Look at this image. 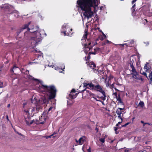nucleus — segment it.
<instances>
[{"label":"nucleus","instance_id":"61","mask_svg":"<svg viewBox=\"0 0 152 152\" xmlns=\"http://www.w3.org/2000/svg\"><path fill=\"white\" fill-rule=\"evenodd\" d=\"M72 28H71V29H70V30H71V31H72Z\"/></svg>","mask_w":152,"mask_h":152},{"label":"nucleus","instance_id":"6","mask_svg":"<svg viewBox=\"0 0 152 152\" xmlns=\"http://www.w3.org/2000/svg\"><path fill=\"white\" fill-rule=\"evenodd\" d=\"M90 86L92 87L91 89L94 90L96 91H99L102 93V94H104V91L102 89V86L99 84L94 85V84L90 85Z\"/></svg>","mask_w":152,"mask_h":152},{"label":"nucleus","instance_id":"52","mask_svg":"<svg viewBox=\"0 0 152 152\" xmlns=\"http://www.w3.org/2000/svg\"><path fill=\"white\" fill-rule=\"evenodd\" d=\"M26 104V103H23V106H25Z\"/></svg>","mask_w":152,"mask_h":152},{"label":"nucleus","instance_id":"62","mask_svg":"<svg viewBox=\"0 0 152 152\" xmlns=\"http://www.w3.org/2000/svg\"><path fill=\"white\" fill-rule=\"evenodd\" d=\"M18 15H17V16H16V17H18Z\"/></svg>","mask_w":152,"mask_h":152},{"label":"nucleus","instance_id":"50","mask_svg":"<svg viewBox=\"0 0 152 152\" xmlns=\"http://www.w3.org/2000/svg\"><path fill=\"white\" fill-rule=\"evenodd\" d=\"M88 152H91V150H90V148L88 150Z\"/></svg>","mask_w":152,"mask_h":152},{"label":"nucleus","instance_id":"14","mask_svg":"<svg viewBox=\"0 0 152 152\" xmlns=\"http://www.w3.org/2000/svg\"><path fill=\"white\" fill-rule=\"evenodd\" d=\"M149 65V64L148 63H147L144 66V68L146 72H149L151 71L150 69L151 67V66H150Z\"/></svg>","mask_w":152,"mask_h":152},{"label":"nucleus","instance_id":"56","mask_svg":"<svg viewBox=\"0 0 152 152\" xmlns=\"http://www.w3.org/2000/svg\"><path fill=\"white\" fill-rule=\"evenodd\" d=\"M145 123H144L143 124V126H145V124H145Z\"/></svg>","mask_w":152,"mask_h":152},{"label":"nucleus","instance_id":"28","mask_svg":"<svg viewBox=\"0 0 152 152\" xmlns=\"http://www.w3.org/2000/svg\"><path fill=\"white\" fill-rule=\"evenodd\" d=\"M149 77L151 81H152V71L149 75Z\"/></svg>","mask_w":152,"mask_h":152},{"label":"nucleus","instance_id":"51","mask_svg":"<svg viewBox=\"0 0 152 152\" xmlns=\"http://www.w3.org/2000/svg\"><path fill=\"white\" fill-rule=\"evenodd\" d=\"M10 106V104H9L7 105V107H9Z\"/></svg>","mask_w":152,"mask_h":152},{"label":"nucleus","instance_id":"18","mask_svg":"<svg viewBox=\"0 0 152 152\" xmlns=\"http://www.w3.org/2000/svg\"><path fill=\"white\" fill-rule=\"evenodd\" d=\"M3 7L7 9H9L12 8V7L11 5H10L8 4H5L4 5Z\"/></svg>","mask_w":152,"mask_h":152},{"label":"nucleus","instance_id":"59","mask_svg":"<svg viewBox=\"0 0 152 152\" xmlns=\"http://www.w3.org/2000/svg\"><path fill=\"white\" fill-rule=\"evenodd\" d=\"M56 134V133H55V132H54L53 133V134L52 135H54L55 134Z\"/></svg>","mask_w":152,"mask_h":152},{"label":"nucleus","instance_id":"11","mask_svg":"<svg viewBox=\"0 0 152 152\" xmlns=\"http://www.w3.org/2000/svg\"><path fill=\"white\" fill-rule=\"evenodd\" d=\"M75 92V90L74 89H73L71 91L70 94L69 95L68 99L70 100H72L73 99L75 98L76 97V95L72 94L73 93Z\"/></svg>","mask_w":152,"mask_h":152},{"label":"nucleus","instance_id":"15","mask_svg":"<svg viewBox=\"0 0 152 152\" xmlns=\"http://www.w3.org/2000/svg\"><path fill=\"white\" fill-rule=\"evenodd\" d=\"M94 52L92 51V52H91L90 51L89 52V55L91 54L95 55L100 51V49L98 48H94Z\"/></svg>","mask_w":152,"mask_h":152},{"label":"nucleus","instance_id":"8","mask_svg":"<svg viewBox=\"0 0 152 152\" xmlns=\"http://www.w3.org/2000/svg\"><path fill=\"white\" fill-rule=\"evenodd\" d=\"M24 114H25L26 115H27V118H26V116H24V118H25V121L27 125L29 126L30 125L32 124V123L34 122V120H33L31 121H30V122H29V121L30 120V119H29L30 116L29 115H28L27 114H26L24 113Z\"/></svg>","mask_w":152,"mask_h":152},{"label":"nucleus","instance_id":"58","mask_svg":"<svg viewBox=\"0 0 152 152\" xmlns=\"http://www.w3.org/2000/svg\"><path fill=\"white\" fill-rule=\"evenodd\" d=\"M95 130H97V131H98V129H97V128H95Z\"/></svg>","mask_w":152,"mask_h":152},{"label":"nucleus","instance_id":"60","mask_svg":"<svg viewBox=\"0 0 152 152\" xmlns=\"http://www.w3.org/2000/svg\"><path fill=\"white\" fill-rule=\"evenodd\" d=\"M115 88V90H117V91H118V90H117L116 88Z\"/></svg>","mask_w":152,"mask_h":152},{"label":"nucleus","instance_id":"29","mask_svg":"<svg viewBox=\"0 0 152 152\" xmlns=\"http://www.w3.org/2000/svg\"><path fill=\"white\" fill-rule=\"evenodd\" d=\"M55 69L56 70H58V71H59V72H62L61 71H60V70H62V68H60L58 67H55Z\"/></svg>","mask_w":152,"mask_h":152},{"label":"nucleus","instance_id":"57","mask_svg":"<svg viewBox=\"0 0 152 152\" xmlns=\"http://www.w3.org/2000/svg\"><path fill=\"white\" fill-rule=\"evenodd\" d=\"M148 143H149V142H145V143L146 144H148Z\"/></svg>","mask_w":152,"mask_h":152},{"label":"nucleus","instance_id":"64","mask_svg":"<svg viewBox=\"0 0 152 152\" xmlns=\"http://www.w3.org/2000/svg\"><path fill=\"white\" fill-rule=\"evenodd\" d=\"M65 68V66H64V68H63V69H64Z\"/></svg>","mask_w":152,"mask_h":152},{"label":"nucleus","instance_id":"34","mask_svg":"<svg viewBox=\"0 0 152 152\" xmlns=\"http://www.w3.org/2000/svg\"><path fill=\"white\" fill-rule=\"evenodd\" d=\"M129 124V123H126L125 124L121 126V127H125L126 126H127Z\"/></svg>","mask_w":152,"mask_h":152},{"label":"nucleus","instance_id":"37","mask_svg":"<svg viewBox=\"0 0 152 152\" xmlns=\"http://www.w3.org/2000/svg\"><path fill=\"white\" fill-rule=\"evenodd\" d=\"M19 69L18 68V67L14 66V67L13 68V70H15L16 69Z\"/></svg>","mask_w":152,"mask_h":152},{"label":"nucleus","instance_id":"30","mask_svg":"<svg viewBox=\"0 0 152 152\" xmlns=\"http://www.w3.org/2000/svg\"><path fill=\"white\" fill-rule=\"evenodd\" d=\"M140 73L141 74L144 75L146 76L147 77H148L147 75V74H146V73H145L143 72H142L141 71L140 72Z\"/></svg>","mask_w":152,"mask_h":152},{"label":"nucleus","instance_id":"41","mask_svg":"<svg viewBox=\"0 0 152 152\" xmlns=\"http://www.w3.org/2000/svg\"><path fill=\"white\" fill-rule=\"evenodd\" d=\"M86 91L88 92L89 93V94L91 95H94L93 94L91 93V92H89V91H88L87 90H86Z\"/></svg>","mask_w":152,"mask_h":152},{"label":"nucleus","instance_id":"40","mask_svg":"<svg viewBox=\"0 0 152 152\" xmlns=\"http://www.w3.org/2000/svg\"><path fill=\"white\" fill-rule=\"evenodd\" d=\"M13 13H17V14H18V11H16V10H15V11H14L13 12Z\"/></svg>","mask_w":152,"mask_h":152},{"label":"nucleus","instance_id":"4","mask_svg":"<svg viewBox=\"0 0 152 152\" xmlns=\"http://www.w3.org/2000/svg\"><path fill=\"white\" fill-rule=\"evenodd\" d=\"M87 31H86L82 39V44L85 46V48L84 50L86 53H87L88 51L91 50V49L92 50L91 47L94 45L93 44L91 45L90 39H87Z\"/></svg>","mask_w":152,"mask_h":152},{"label":"nucleus","instance_id":"1","mask_svg":"<svg viewBox=\"0 0 152 152\" xmlns=\"http://www.w3.org/2000/svg\"><path fill=\"white\" fill-rule=\"evenodd\" d=\"M99 3V0H78L77 1V7L80 8L83 15L82 16L83 21L84 20H88L94 16V12L96 7Z\"/></svg>","mask_w":152,"mask_h":152},{"label":"nucleus","instance_id":"44","mask_svg":"<svg viewBox=\"0 0 152 152\" xmlns=\"http://www.w3.org/2000/svg\"><path fill=\"white\" fill-rule=\"evenodd\" d=\"M122 121H123V120H121V121H120V122H118V124H121L122 122Z\"/></svg>","mask_w":152,"mask_h":152},{"label":"nucleus","instance_id":"49","mask_svg":"<svg viewBox=\"0 0 152 152\" xmlns=\"http://www.w3.org/2000/svg\"><path fill=\"white\" fill-rule=\"evenodd\" d=\"M141 123H142V124H143L144 123V121H141Z\"/></svg>","mask_w":152,"mask_h":152},{"label":"nucleus","instance_id":"46","mask_svg":"<svg viewBox=\"0 0 152 152\" xmlns=\"http://www.w3.org/2000/svg\"><path fill=\"white\" fill-rule=\"evenodd\" d=\"M133 42H134V41H133V40H132L130 41V43L131 44H133Z\"/></svg>","mask_w":152,"mask_h":152},{"label":"nucleus","instance_id":"5","mask_svg":"<svg viewBox=\"0 0 152 152\" xmlns=\"http://www.w3.org/2000/svg\"><path fill=\"white\" fill-rule=\"evenodd\" d=\"M42 108V107L40 106L38 104H37L36 107H33L32 108L28 110H24V113L28 115H32L33 114L32 116H33L34 114L37 113H38L39 110Z\"/></svg>","mask_w":152,"mask_h":152},{"label":"nucleus","instance_id":"39","mask_svg":"<svg viewBox=\"0 0 152 152\" xmlns=\"http://www.w3.org/2000/svg\"><path fill=\"white\" fill-rule=\"evenodd\" d=\"M53 136V135H50V136H48V137H46V138H51V137H52V136Z\"/></svg>","mask_w":152,"mask_h":152},{"label":"nucleus","instance_id":"53","mask_svg":"<svg viewBox=\"0 0 152 152\" xmlns=\"http://www.w3.org/2000/svg\"><path fill=\"white\" fill-rule=\"evenodd\" d=\"M112 87L114 88V84H113L112 85Z\"/></svg>","mask_w":152,"mask_h":152},{"label":"nucleus","instance_id":"24","mask_svg":"<svg viewBox=\"0 0 152 152\" xmlns=\"http://www.w3.org/2000/svg\"><path fill=\"white\" fill-rule=\"evenodd\" d=\"M106 137V135H105V137L104 138H99V141L102 143H103L104 142L105 140L104 138L105 137Z\"/></svg>","mask_w":152,"mask_h":152},{"label":"nucleus","instance_id":"38","mask_svg":"<svg viewBox=\"0 0 152 152\" xmlns=\"http://www.w3.org/2000/svg\"><path fill=\"white\" fill-rule=\"evenodd\" d=\"M137 0H133L132 1V4H133Z\"/></svg>","mask_w":152,"mask_h":152},{"label":"nucleus","instance_id":"10","mask_svg":"<svg viewBox=\"0 0 152 152\" xmlns=\"http://www.w3.org/2000/svg\"><path fill=\"white\" fill-rule=\"evenodd\" d=\"M67 25L66 24H64L63 25L61 29V33L64 34V35L65 36H69V33H66V30L65 29L67 28Z\"/></svg>","mask_w":152,"mask_h":152},{"label":"nucleus","instance_id":"12","mask_svg":"<svg viewBox=\"0 0 152 152\" xmlns=\"http://www.w3.org/2000/svg\"><path fill=\"white\" fill-rule=\"evenodd\" d=\"M85 137H80L78 140H76V141L77 143H78L79 145H81L85 141Z\"/></svg>","mask_w":152,"mask_h":152},{"label":"nucleus","instance_id":"45","mask_svg":"<svg viewBox=\"0 0 152 152\" xmlns=\"http://www.w3.org/2000/svg\"><path fill=\"white\" fill-rule=\"evenodd\" d=\"M6 118L7 119V120L8 121H9V118H8V115H7L6 116Z\"/></svg>","mask_w":152,"mask_h":152},{"label":"nucleus","instance_id":"47","mask_svg":"<svg viewBox=\"0 0 152 152\" xmlns=\"http://www.w3.org/2000/svg\"><path fill=\"white\" fill-rule=\"evenodd\" d=\"M129 150L127 149H125L124 152H128Z\"/></svg>","mask_w":152,"mask_h":152},{"label":"nucleus","instance_id":"17","mask_svg":"<svg viewBox=\"0 0 152 152\" xmlns=\"http://www.w3.org/2000/svg\"><path fill=\"white\" fill-rule=\"evenodd\" d=\"M48 99H47L45 97H43L41 100V103H48Z\"/></svg>","mask_w":152,"mask_h":152},{"label":"nucleus","instance_id":"26","mask_svg":"<svg viewBox=\"0 0 152 152\" xmlns=\"http://www.w3.org/2000/svg\"><path fill=\"white\" fill-rule=\"evenodd\" d=\"M93 98L95 100H96L97 101H101V100H100V97L99 96H97V97H96L93 96Z\"/></svg>","mask_w":152,"mask_h":152},{"label":"nucleus","instance_id":"7","mask_svg":"<svg viewBox=\"0 0 152 152\" xmlns=\"http://www.w3.org/2000/svg\"><path fill=\"white\" fill-rule=\"evenodd\" d=\"M132 61H133V60L132 61ZM130 66L131 68V71L132 72V73L131 74V75H132V77L133 78L134 77H135L136 78H138L137 77L138 76V73L137 72L136 69L134 67V66L133 65L132 63V64H130Z\"/></svg>","mask_w":152,"mask_h":152},{"label":"nucleus","instance_id":"33","mask_svg":"<svg viewBox=\"0 0 152 152\" xmlns=\"http://www.w3.org/2000/svg\"><path fill=\"white\" fill-rule=\"evenodd\" d=\"M14 131H15V132L16 133H17V134H18L19 135H21V136H23V135L22 134H21V133H19L18 132L16 131V130H15V129H14Z\"/></svg>","mask_w":152,"mask_h":152},{"label":"nucleus","instance_id":"35","mask_svg":"<svg viewBox=\"0 0 152 152\" xmlns=\"http://www.w3.org/2000/svg\"><path fill=\"white\" fill-rule=\"evenodd\" d=\"M118 118L121 119V120H122V116L121 115H118Z\"/></svg>","mask_w":152,"mask_h":152},{"label":"nucleus","instance_id":"54","mask_svg":"<svg viewBox=\"0 0 152 152\" xmlns=\"http://www.w3.org/2000/svg\"><path fill=\"white\" fill-rule=\"evenodd\" d=\"M31 77H32L31 76H29V79H31Z\"/></svg>","mask_w":152,"mask_h":152},{"label":"nucleus","instance_id":"21","mask_svg":"<svg viewBox=\"0 0 152 152\" xmlns=\"http://www.w3.org/2000/svg\"><path fill=\"white\" fill-rule=\"evenodd\" d=\"M138 106H140L142 108L144 106V104L143 102L140 101L139 103L137 105Z\"/></svg>","mask_w":152,"mask_h":152},{"label":"nucleus","instance_id":"23","mask_svg":"<svg viewBox=\"0 0 152 152\" xmlns=\"http://www.w3.org/2000/svg\"><path fill=\"white\" fill-rule=\"evenodd\" d=\"M118 125H119V124H117L116 125V126H117V127H114V130H115V132L116 133V134L118 133H116V130L118 129H120V128H121V127H118Z\"/></svg>","mask_w":152,"mask_h":152},{"label":"nucleus","instance_id":"16","mask_svg":"<svg viewBox=\"0 0 152 152\" xmlns=\"http://www.w3.org/2000/svg\"><path fill=\"white\" fill-rule=\"evenodd\" d=\"M115 94L116 95V98L117 99V101H118V103L121 104L122 105H124V103L122 102L121 99L120 98V96L119 95H118V96H117L116 95V93H115Z\"/></svg>","mask_w":152,"mask_h":152},{"label":"nucleus","instance_id":"25","mask_svg":"<svg viewBox=\"0 0 152 152\" xmlns=\"http://www.w3.org/2000/svg\"><path fill=\"white\" fill-rule=\"evenodd\" d=\"M122 112L120 111L119 109H117L116 110L115 113H117L118 115H121L122 114Z\"/></svg>","mask_w":152,"mask_h":152},{"label":"nucleus","instance_id":"27","mask_svg":"<svg viewBox=\"0 0 152 152\" xmlns=\"http://www.w3.org/2000/svg\"><path fill=\"white\" fill-rule=\"evenodd\" d=\"M133 78L135 79L138 80H141L142 81L143 80V78L140 77L139 74H138V76L137 77V78H136L135 77H134Z\"/></svg>","mask_w":152,"mask_h":152},{"label":"nucleus","instance_id":"19","mask_svg":"<svg viewBox=\"0 0 152 152\" xmlns=\"http://www.w3.org/2000/svg\"><path fill=\"white\" fill-rule=\"evenodd\" d=\"M92 84V83H84L83 84V86L84 87H86L87 86H88V87H89V88L90 89H91V88H92V87L90 86V85L91 84Z\"/></svg>","mask_w":152,"mask_h":152},{"label":"nucleus","instance_id":"13","mask_svg":"<svg viewBox=\"0 0 152 152\" xmlns=\"http://www.w3.org/2000/svg\"><path fill=\"white\" fill-rule=\"evenodd\" d=\"M88 66L93 69H95V70H97V69L96 68L95 64L93 62H89L88 64Z\"/></svg>","mask_w":152,"mask_h":152},{"label":"nucleus","instance_id":"22","mask_svg":"<svg viewBox=\"0 0 152 152\" xmlns=\"http://www.w3.org/2000/svg\"><path fill=\"white\" fill-rule=\"evenodd\" d=\"M103 96L99 97L100 99H101L102 100H103L104 101L106 99V95L105 93L104 92V94H102Z\"/></svg>","mask_w":152,"mask_h":152},{"label":"nucleus","instance_id":"2","mask_svg":"<svg viewBox=\"0 0 152 152\" xmlns=\"http://www.w3.org/2000/svg\"><path fill=\"white\" fill-rule=\"evenodd\" d=\"M38 28H33V26L31 24V22L28 23V24L25 25L22 28V29L18 31L17 33V36H18L19 34L22 30L27 29V31H26L24 33L25 37H28L30 36V33H33V37H31L30 39V42L31 43V45L33 47H35L39 43L41 40V34L40 32L37 31V30Z\"/></svg>","mask_w":152,"mask_h":152},{"label":"nucleus","instance_id":"42","mask_svg":"<svg viewBox=\"0 0 152 152\" xmlns=\"http://www.w3.org/2000/svg\"><path fill=\"white\" fill-rule=\"evenodd\" d=\"M118 109H119L120 110V111H121V110H123L124 109L123 108H118Z\"/></svg>","mask_w":152,"mask_h":152},{"label":"nucleus","instance_id":"55","mask_svg":"<svg viewBox=\"0 0 152 152\" xmlns=\"http://www.w3.org/2000/svg\"><path fill=\"white\" fill-rule=\"evenodd\" d=\"M103 7H100V10H102V9Z\"/></svg>","mask_w":152,"mask_h":152},{"label":"nucleus","instance_id":"43","mask_svg":"<svg viewBox=\"0 0 152 152\" xmlns=\"http://www.w3.org/2000/svg\"><path fill=\"white\" fill-rule=\"evenodd\" d=\"M120 45H121L122 46H124V45H126V44H121Z\"/></svg>","mask_w":152,"mask_h":152},{"label":"nucleus","instance_id":"32","mask_svg":"<svg viewBox=\"0 0 152 152\" xmlns=\"http://www.w3.org/2000/svg\"><path fill=\"white\" fill-rule=\"evenodd\" d=\"M4 87L3 83L2 82H0V88H1Z\"/></svg>","mask_w":152,"mask_h":152},{"label":"nucleus","instance_id":"3","mask_svg":"<svg viewBox=\"0 0 152 152\" xmlns=\"http://www.w3.org/2000/svg\"><path fill=\"white\" fill-rule=\"evenodd\" d=\"M34 79L38 81L39 83H41V86H39V88L41 91H45L47 93L48 99H50L55 97L56 90L54 86H45L43 85V82L42 80L36 79L34 78Z\"/></svg>","mask_w":152,"mask_h":152},{"label":"nucleus","instance_id":"36","mask_svg":"<svg viewBox=\"0 0 152 152\" xmlns=\"http://www.w3.org/2000/svg\"><path fill=\"white\" fill-rule=\"evenodd\" d=\"M145 124H148L150 126H151L152 125V123H145Z\"/></svg>","mask_w":152,"mask_h":152},{"label":"nucleus","instance_id":"20","mask_svg":"<svg viewBox=\"0 0 152 152\" xmlns=\"http://www.w3.org/2000/svg\"><path fill=\"white\" fill-rule=\"evenodd\" d=\"M55 109L54 107H50L49 108V109L48 110V112L47 113V114H50L52 112V109L54 110Z\"/></svg>","mask_w":152,"mask_h":152},{"label":"nucleus","instance_id":"9","mask_svg":"<svg viewBox=\"0 0 152 152\" xmlns=\"http://www.w3.org/2000/svg\"><path fill=\"white\" fill-rule=\"evenodd\" d=\"M45 114L46 113L44 112L41 117L39 118L40 124H43L45 121L47 117V116H45Z\"/></svg>","mask_w":152,"mask_h":152},{"label":"nucleus","instance_id":"31","mask_svg":"<svg viewBox=\"0 0 152 152\" xmlns=\"http://www.w3.org/2000/svg\"><path fill=\"white\" fill-rule=\"evenodd\" d=\"M135 4H134L132 6V11H135V9L134 8V7H135Z\"/></svg>","mask_w":152,"mask_h":152},{"label":"nucleus","instance_id":"48","mask_svg":"<svg viewBox=\"0 0 152 152\" xmlns=\"http://www.w3.org/2000/svg\"><path fill=\"white\" fill-rule=\"evenodd\" d=\"M100 102H102V104L103 105H105V104H104V102H102V101H100Z\"/></svg>","mask_w":152,"mask_h":152},{"label":"nucleus","instance_id":"63","mask_svg":"<svg viewBox=\"0 0 152 152\" xmlns=\"http://www.w3.org/2000/svg\"><path fill=\"white\" fill-rule=\"evenodd\" d=\"M104 36L105 37H106V36H105V35H104Z\"/></svg>","mask_w":152,"mask_h":152}]
</instances>
